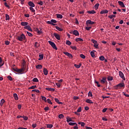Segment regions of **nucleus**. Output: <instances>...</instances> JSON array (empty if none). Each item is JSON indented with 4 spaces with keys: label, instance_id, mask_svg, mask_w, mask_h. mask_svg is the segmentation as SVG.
Returning a JSON list of instances; mask_svg holds the SVG:
<instances>
[{
    "label": "nucleus",
    "instance_id": "obj_1",
    "mask_svg": "<svg viewBox=\"0 0 129 129\" xmlns=\"http://www.w3.org/2000/svg\"><path fill=\"white\" fill-rule=\"evenodd\" d=\"M125 85L123 83H120L118 85L114 86V89H116V90H117V89H120L121 88H124Z\"/></svg>",
    "mask_w": 129,
    "mask_h": 129
},
{
    "label": "nucleus",
    "instance_id": "obj_2",
    "mask_svg": "<svg viewBox=\"0 0 129 129\" xmlns=\"http://www.w3.org/2000/svg\"><path fill=\"white\" fill-rule=\"evenodd\" d=\"M17 39L19 41H24L26 39V36H25V34H22L21 35L17 36Z\"/></svg>",
    "mask_w": 129,
    "mask_h": 129
},
{
    "label": "nucleus",
    "instance_id": "obj_3",
    "mask_svg": "<svg viewBox=\"0 0 129 129\" xmlns=\"http://www.w3.org/2000/svg\"><path fill=\"white\" fill-rule=\"evenodd\" d=\"M57 23V21L54 19H52L50 21H47V24L49 25H52V26H55V24Z\"/></svg>",
    "mask_w": 129,
    "mask_h": 129
},
{
    "label": "nucleus",
    "instance_id": "obj_4",
    "mask_svg": "<svg viewBox=\"0 0 129 129\" xmlns=\"http://www.w3.org/2000/svg\"><path fill=\"white\" fill-rule=\"evenodd\" d=\"M49 44L52 47L53 49H54V50H58V48L56 47V44L55 43L51 41H48Z\"/></svg>",
    "mask_w": 129,
    "mask_h": 129
},
{
    "label": "nucleus",
    "instance_id": "obj_5",
    "mask_svg": "<svg viewBox=\"0 0 129 129\" xmlns=\"http://www.w3.org/2000/svg\"><path fill=\"white\" fill-rule=\"evenodd\" d=\"M26 68H27V66H26V64H25V63H23L21 68V70L22 71V72H25V73L27 72V71H26Z\"/></svg>",
    "mask_w": 129,
    "mask_h": 129
},
{
    "label": "nucleus",
    "instance_id": "obj_6",
    "mask_svg": "<svg viewBox=\"0 0 129 129\" xmlns=\"http://www.w3.org/2000/svg\"><path fill=\"white\" fill-rule=\"evenodd\" d=\"M119 77L123 79V80H125V78H124V75L121 71L119 72Z\"/></svg>",
    "mask_w": 129,
    "mask_h": 129
},
{
    "label": "nucleus",
    "instance_id": "obj_7",
    "mask_svg": "<svg viewBox=\"0 0 129 129\" xmlns=\"http://www.w3.org/2000/svg\"><path fill=\"white\" fill-rule=\"evenodd\" d=\"M63 54H64V55H66V56H68V57L69 58H70L71 59H72V58H73V56L71 54V53H69L68 52H63Z\"/></svg>",
    "mask_w": 129,
    "mask_h": 129
},
{
    "label": "nucleus",
    "instance_id": "obj_8",
    "mask_svg": "<svg viewBox=\"0 0 129 129\" xmlns=\"http://www.w3.org/2000/svg\"><path fill=\"white\" fill-rule=\"evenodd\" d=\"M24 29L26 30H28V31H29L30 32H33V30H32V28H31V26L29 25H27L26 26L24 27Z\"/></svg>",
    "mask_w": 129,
    "mask_h": 129
},
{
    "label": "nucleus",
    "instance_id": "obj_9",
    "mask_svg": "<svg viewBox=\"0 0 129 129\" xmlns=\"http://www.w3.org/2000/svg\"><path fill=\"white\" fill-rule=\"evenodd\" d=\"M106 82V77H103L101 80H100V83L102 84H104Z\"/></svg>",
    "mask_w": 129,
    "mask_h": 129
},
{
    "label": "nucleus",
    "instance_id": "obj_10",
    "mask_svg": "<svg viewBox=\"0 0 129 129\" xmlns=\"http://www.w3.org/2000/svg\"><path fill=\"white\" fill-rule=\"evenodd\" d=\"M118 4H119V5L121 7V8H125V6H124V4H123V2L121 1H118Z\"/></svg>",
    "mask_w": 129,
    "mask_h": 129
},
{
    "label": "nucleus",
    "instance_id": "obj_11",
    "mask_svg": "<svg viewBox=\"0 0 129 129\" xmlns=\"http://www.w3.org/2000/svg\"><path fill=\"white\" fill-rule=\"evenodd\" d=\"M86 24H89V25H93L95 24V22L91 21V20H89L86 21Z\"/></svg>",
    "mask_w": 129,
    "mask_h": 129
},
{
    "label": "nucleus",
    "instance_id": "obj_12",
    "mask_svg": "<svg viewBox=\"0 0 129 129\" xmlns=\"http://www.w3.org/2000/svg\"><path fill=\"white\" fill-rule=\"evenodd\" d=\"M53 35L54 36L55 38H56L57 40H60V35H59V34L56 33H54L53 34Z\"/></svg>",
    "mask_w": 129,
    "mask_h": 129
},
{
    "label": "nucleus",
    "instance_id": "obj_13",
    "mask_svg": "<svg viewBox=\"0 0 129 129\" xmlns=\"http://www.w3.org/2000/svg\"><path fill=\"white\" fill-rule=\"evenodd\" d=\"M28 5L31 8H35V4L31 1L28 3Z\"/></svg>",
    "mask_w": 129,
    "mask_h": 129
},
{
    "label": "nucleus",
    "instance_id": "obj_14",
    "mask_svg": "<svg viewBox=\"0 0 129 129\" xmlns=\"http://www.w3.org/2000/svg\"><path fill=\"white\" fill-rule=\"evenodd\" d=\"M45 89L48 91H52V92L55 91V89L54 88L47 87V88H46Z\"/></svg>",
    "mask_w": 129,
    "mask_h": 129
},
{
    "label": "nucleus",
    "instance_id": "obj_15",
    "mask_svg": "<svg viewBox=\"0 0 129 129\" xmlns=\"http://www.w3.org/2000/svg\"><path fill=\"white\" fill-rule=\"evenodd\" d=\"M73 33L75 36H79V32H78V31L77 30H74Z\"/></svg>",
    "mask_w": 129,
    "mask_h": 129
},
{
    "label": "nucleus",
    "instance_id": "obj_16",
    "mask_svg": "<svg viewBox=\"0 0 129 129\" xmlns=\"http://www.w3.org/2000/svg\"><path fill=\"white\" fill-rule=\"evenodd\" d=\"M21 26L26 27V26H28V25H29V23L28 22H21Z\"/></svg>",
    "mask_w": 129,
    "mask_h": 129
},
{
    "label": "nucleus",
    "instance_id": "obj_17",
    "mask_svg": "<svg viewBox=\"0 0 129 129\" xmlns=\"http://www.w3.org/2000/svg\"><path fill=\"white\" fill-rule=\"evenodd\" d=\"M108 10H102L100 14H101V15H102L103 14H108Z\"/></svg>",
    "mask_w": 129,
    "mask_h": 129
},
{
    "label": "nucleus",
    "instance_id": "obj_18",
    "mask_svg": "<svg viewBox=\"0 0 129 129\" xmlns=\"http://www.w3.org/2000/svg\"><path fill=\"white\" fill-rule=\"evenodd\" d=\"M13 96H14L15 100H19V97H18V94H17V93H14L13 94Z\"/></svg>",
    "mask_w": 129,
    "mask_h": 129
},
{
    "label": "nucleus",
    "instance_id": "obj_19",
    "mask_svg": "<svg viewBox=\"0 0 129 129\" xmlns=\"http://www.w3.org/2000/svg\"><path fill=\"white\" fill-rule=\"evenodd\" d=\"M39 58H38V60L39 61H41V60H43L44 58V54H39Z\"/></svg>",
    "mask_w": 129,
    "mask_h": 129
},
{
    "label": "nucleus",
    "instance_id": "obj_20",
    "mask_svg": "<svg viewBox=\"0 0 129 129\" xmlns=\"http://www.w3.org/2000/svg\"><path fill=\"white\" fill-rule=\"evenodd\" d=\"M43 73L44 75H48V70H47V69L44 68L43 69Z\"/></svg>",
    "mask_w": 129,
    "mask_h": 129
},
{
    "label": "nucleus",
    "instance_id": "obj_21",
    "mask_svg": "<svg viewBox=\"0 0 129 129\" xmlns=\"http://www.w3.org/2000/svg\"><path fill=\"white\" fill-rule=\"evenodd\" d=\"M54 100H55V102H57V103H58V104H63V103H62V102L59 101V99H58L57 98H55Z\"/></svg>",
    "mask_w": 129,
    "mask_h": 129
},
{
    "label": "nucleus",
    "instance_id": "obj_22",
    "mask_svg": "<svg viewBox=\"0 0 129 129\" xmlns=\"http://www.w3.org/2000/svg\"><path fill=\"white\" fill-rule=\"evenodd\" d=\"M57 19H63V16L61 14H56Z\"/></svg>",
    "mask_w": 129,
    "mask_h": 129
},
{
    "label": "nucleus",
    "instance_id": "obj_23",
    "mask_svg": "<svg viewBox=\"0 0 129 129\" xmlns=\"http://www.w3.org/2000/svg\"><path fill=\"white\" fill-rule=\"evenodd\" d=\"M36 69H42L43 68V66L41 64H38L36 66Z\"/></svg>",
    "mask_w": 129,
    "mask_h": 129
},
{
    "label": "nucleus",
    "instance_id": "obj_24",
    "mask_svg": "<svg viewBox=\"0 0 129 129\" xmlns=\"http://www.w3.org/2000/svg\"><path fill=\"white\" fill-rule=\"evenodd\" d=\"M90 55L92 58H95V53H94V52L91 51L90 52Z\"/></svg>",
    "mask_w": 129,
    "mask_h": 129
},
{
    "label": "nucleus",
    "instance_id": "obj_25",
    "mask_svg": "<svg viewBox=\"0 0 129 129\" xmlns=\"http://www.w3.org/2000/svg\"><path fill=\"white\" fill-rule=\"evenodd\" d=\"M5 102H6V101L5 100V99H2L1 101V103H0L1 106H3V105L4 104V103H5Z\"/></svg>",
    "mask_w": 129,
    "mask_h": 129
},
{
    "label": "nucleus",
    "instance_id": "obj_26",
    "mask_svg": "<svg viewBox=\"0 0 129 129\" xmlns=\"http://www.w3.org/2000/svg\"><path fill=\"white\" fill-rule=\"evenodd\" d=\"M108 81H112L113 80V78L111 76H108L107 78Z\"/></svg>",
    "mask_w": 129,
    "mask_h": 129
},
{
    "label": "nucleus",
    "instance_id": "obj_27",
    "mask_svg": "<svg viewBox=\"0 0 129 129\" xmlns=\"http://www.w3.org/2000/svg\"><path fill=\"white\" fill-rule=\"evenodd\" d=\"M88 14H95L96 12L94 10L87 11Z\"/></svg>",
    "mask_w": 129,
    "mask_h": 129
},
{
    "label": "nucleus",
    "instance_id": "obj_28",
    "mask_svg": "<svg viewBox=\"0 0 129 129\" xmlns=\"http://www.w3.org/2000/svg\"><path fill=\"white\" fill-rule=\"evenodd\" d=\"M86 102H87V103H93V102H92V101L89 99H87L86 100Z\"/></svg>",
    "mask_w": 129,
    "mask_h": 129
},
{
    "label": "nucleus",
    "instance_id": "obj_29",
    "mask_svg": "<svg viewBox=\"0 0 129 129\" xmlns=\"http://www.w3.org/2000/svg\"><path fill=\"white\" fill-rule=\"evenodd\" d=\"M55 28L56 29V30H58V31H59V32H62V31H63V29L58 26H55Z\"/></svg>",
    "mask_w": 129,
    "mask_h": 129
},
{
    "label": "nucleus",
    "instance_id": "obj_30",
    "mask_svg": "<svg viewBox=\"0 0 129 129\" xmlns=\"http://www.w3.org/2000/svg\"><path fill=\"white\" fill-rule=\"evenodd\" d=\"M42 100H44L45 102H47V98L45 96H41Z\"/></svg>",
    "mask_w": 129,
    "mask_h": 129
},
{
    "label": "nucleus",
    "instance_id": "obj_31",
    "mask_svg": "<svg viewBox=\"0 0 129 129\" xmlns=\"http://www.w3.org/2000/svg\"><path fill=\"white\" fill-rule=\"evenodd\" d=\"M99 59L101 61H104L105 57H104L103 55H101V56L99 57Z\"/></svg>",
    "mask_w": 129,
    "mask_h": 129
},
{
    "label": "nucleus",
    "instance_id": "obj_32",
    "mask_svg": "<svg viewBox=\"0 0 129 129\" xmlns=\"http://www.w3.org/2000/svg\"><path fill=\"white\" fill-rule=\"evenodd\" d=\"M67 122H70V121H73V120L71 117H67Z\"/></svg>",
    "mask_w": 129,
    "mask_h": 129
},
{
    "label": "nucleus",
    "instance_id": "obj_33",
    "mask_svg": "<svg viewBox=\"0 0 129 129\" xmlns=\"http://www.w3.org/2000/svg\"><path fill=\"white\" fill-rule=\"evenodd\" d=\"M69 125H78L76 122H69Z\"/></svg>",
    "mask_w": 129,
    "mask_h": 129
},
{
    "label": "nucleus",
    "instance_id": "obj_34",
    "mask_svg": "<svg viewBox=\"0 0 129 129\" xmlns=\"http://www.w3.org/2000/svg\"><path fill=\"white\" fill-rule=\"evenodd\" d=\"M34 46L35 48H38V47H40V44L37 42H36L34 44Z\"/></svg>",
    "mask_w": 129,
    "mask_h": 129
},
{
    "label": "nucleus",
    "instance_id": "obj_35",
    "mask_svg": "<svg viewBox=\"0 0 129 129\" xmlns=\"http://www.w3.org/2000/svg\"><path fill=\"white\" fill-rule=\"evenodd\" d=\"M46 126L47 128H52V127H53V124H46Z\"/></svg>",
    "mask_w": 129,
    "mask_h": 129
},
{
    "label": "nucleus",
    "instance_id": "obj_36",
    "mask_svg": "<svg viewBox=\"0 0 129 129\" xmlns=\"http://www.w3.org/2000/svg\"><path fill=\"white\" fill-rule=\"evenodd\" d=\"M32 81H33V82H39V80H38V78H34L32 80Z\"/></svg>",
    "mask_w": 129,
    "mask_h": 129
},
{
    "label": "nucleus",
    "instance_id": "obj_37",
    "mask_svg": "<svg viewBox=\"0 0 129 129\" xmlns=\"http://www.w3.org/2000/svg\"><path fill=\"white\" fill-rule=\"evenodd\" d=\"M74 66L76 68H79L80 67H81V63H80L79 64H75Z\"/></svg>",
    "mask_w": 129,
    "mask_h": 129
},
{
    "label": "nucleus",
    "instance_id": "obj_38",
    "mask_svg": "<svg viewBox=\"0 0 129 129\" xmlns=\"http://www.w3.org/2000/svg\"><path fill=\"white\" fill-rule=\"evenodd\" d=\"M95 10H98V7H99V4L97 3L95 5Z\"/></svg>",
    "mask_w": 129,
    "mask_h": 129
},
{
    "label": "nucleus",
    "instance_id": "obj_39",
    "mask_svg": "<svg viewBox=\"0 0 129 129\" xmlns=\"http://www.w3.org/2000/svg\"><path fill=\"white\" fill-rule=\"evenodd\" d=\"M6 21H8L10 20V16L8 14H6Z\"/></svg>",
    "mask_w": 129,
    "mask_h": 129
},
{
    "label": "nucleus",
    "instance_id": "obj_40",
    "mask_svg": "<svg viewBox=\"0 0 129 129\" xmlns=\"http://www.w3.org/2000/svg\"><path fill=\"white\" fill-rule=\"evenodd\" d=\"M29 9H30V11H31L32 12V13H34V15H35V14H36L35 13V11L34 9L33 8V7H30Z\"/></svg>",
    "mask_w": 129,
    "mask_h": 129
},
{
    "label": "nucleus",
    "instance_id": "obj_41",
    "mask_svg": "<svg viewBox=\"0 0 129 129\" xmlns=\"http://www.w3.org/2000/svg\"><path fill=\"white\" fill-rule=\"evenodd\" d=\"M79 41H83V39L80 38H78L76 39V42H79Z\"/></svg>",
    "mask_w": 129,
    "mask_h": 129
},
{
    "label": "nucleus",
    "instance_id": "obj_42",
    "mask_svg": "<svg viewBox=\"0 0 129 129\" xmlns=\"http://www.w3.org/2000/svg\"><path fill=\"white\" fill-rule=\"evenodd\" d=\"M66 44H67V45H68V46H70V45H71L72 43H71V42H70V41L67 40L66 41Z\"/></svg>",
    "mask_w": 129,
    "mask_h": 129
},
{
    "label": "nucleus",
    "instance_id": "obj_43",
    "mask_svg": "<svg viewBox=\"0 0 129 129\" xmlns=\"http://www.w3.org/2000/svg\"><path fill=\"white\" fill-rule=\"evenodd\" d=\"M59 118H64V115L63 114H60L58 115Z\"/></svg>",
    "mask_w": 129,
    "mask_h": 129
},
{
    "label": "nucleus",
    "instance_id": "obj_44",
    "mask_svg": "<svg viewBox=\"0 0 129 129\" xmlns=\"http://www.w3.org/2000/svg\"><path fill=\"white\" fill-rule=\"evenodd\" d=\"M95 83H96L98 87H100V85L99 84V82L96 81V80H95Z\"/></svg>",
    "mask_w": 129,
    "mask_h": 129
},
{
    "label": "nucleus",
    "instance_id": "obj_45",
    "mask_svg": "<svg viewBox=\"0 0 129 129\" xmlns=\"http://www.w3.org/2000/svg\"><path fill=\"white\" fill-rule=\"evenodd\" d=\"M80 56L81 57V58H82V59H85L86 57L85 55H84L83 54H81L80 55Z\"/></svg>",
    "mask_w": 129,
    "mask_h": 129
},
{
    "label": "nucleus",
    "instance_id": "obj_46",
    "mask_svg": "<svg viewBox=\"0 0 129 129\" xmlns=\"http://www.w3.org/2000/svg\"><path fill=\"white\" fill-rule=\"evenodd\" d=\"M33 92H37V93H40V91L39 90L34 89L32 91Z\"/></svg>",
    "mask_w": 129,
    "mask_h": 129
},
{
    "label": "nucleus",
    "instance_id": "obj_47",
    "mask_svg": "<svg viewBox=\"0 0 129 129\" xmlns=\"http://www.w3.org/2000/svg\"><path fill=\"white\" fill-rule=\"evenodd\" d=\"M35 88H37V86H32L29 88V89H35Z\"/></svg>",
    "mask_w": 129,
    "mask_h": 129
},
{
    "label": "nucleus",
    "instance_id": "obj_48",
    "mask_svg": "<svg viewBox=\"0 0 129 129\" xmlns=\"http://www.w3.org/2000/svg\"><path fill=\"white\" fill-rule=\"evenodd\" d=\"M55 84L58 88H60V87H61V84H60V83H55Z\"/></svg>",
    "mask_w": 129,
    "mask_h": 129
},
{
    "label": "nucleus",
    "instance_id": "obj_49",
    "mask_svg": "<svg viewBox=\"0 0 129 129\" xmlns=\"http://www.w3.org/2000/svg\"><path fill=\"white\" fill-rule=\"evenodd\" d=\"M17 73H23V71L22 70V69H18L17 70Z\"/></svg>",
    "mask_w": 129,
    "mask_h": 129
},
{
    "label": "nucleus",
    "instance_id": "obj_50",
    "mask_svg": "<svg viewBox=\"0 0 129 129\" xmlns=\"http://www.w3.org/2000/svg\"><path fill=\"white\" fill-rule=\"evenodd\" d=\"M7 78L10 80V81H13V78H12V77L11 76H8L7 77Z\"/></svg>",
    "mask_w": 129,
    "mask_h": 129
},
{
    "label": "nucleus",
    "instance_id": "obj_51",
    "mask_svg": "<svg viewBox=\"0 0 129 129\" xmlns=\"http://www.w3.org/2000/svg\"><path fill=\"white\" fill-rule=\"evenodd\" d=\"M4 6H5L6 8H8L9 9H10V6H9L8 5V3H7L6 2L4 3Z\"/></svg>",
    "mask_w": 129,
    "mask_h": 129
},
{
    "label": "nucleus",
    "instance_id": "obj_52",
    "mask_svg": "<svg viewBox=\"0 0 129 129\" xmlns=\"http://www.w3.org/2000/svg\"><path fill=\"white\" fill-rule=\"evenodd\" d=\"M88 96L89 97H92V93L90 91L88 93Z\"/></svg>",
    "mask_w": 129,
    "mask_h": 129
},
{
    "label": "nucleus",
    "instance_id": "obj_53",
    "mask_svg": "<svg viewBox=\"0 0 129 129\" xmlns=\"http://www.w3.org/2000/svg\"><path fill=\"white\" fill-rule=\"evenodd\" d=\"M27 34L28 35L29 37H33V34L28 31H27Z\"/></svg>",
    "mask_w": 129,
    "mask_h": 129
},
{
    "label": "nucleus",
    "instance_id": "obj_54",
    "mask_svg": "<svg viewBox=\"0 0 129 129\" xmlns=\"http://www.w3.org/2000/svg\"><path fill=\"white\" fill-rule=\"evenodd\" d=\"M91 41L93 43V44H94V45L95 44H97V41L94 39H92Z\"/></svg>",
    "mask_w": 129,
    "mask_h": 129
},
{
    "label": "nucleus",
    "instance_id": "obj_55",
    "mask_svg": "<svg viewBox=\"0 0 129 129\" xmlns=\"http://www.w3.org/2000/svg\"><path fill=\"white\" fill-rule=\"evenodd\" d=\"M47 102L49 104H53V103H52V102H51V100H50V99H47Z\"/></svg>",
    "mask_w": 129,
    "mask_h": 129
},
{
    "label": "nucleus",
    "instance_id": "obj_56",
    "mask_svg": "<svg viewBox=\"0 0 129 129\" xmlns=\"http://www.w3.org/2000/svg\"><path fill=\"white\" fill-rule=\"evenodd\" d=\"M114 17H115V15H109L108 16V18H109L110 19H112V18H114Z\"/></svg>",
    "mask_w": 129,
    "mask_h": 129
},
{
    "label": "nucleus",
    "instance_id": "obj_57",
    "mask_svg": "<svg viewBox=\"0 0 129 129\" xmlns=\"http://www.w3.org/2000/svg\"><path fill=\"white\" fill-rule=\"evenodd\" d=\"M22 118H24L25 120H28V117L26 116H22Z\"/></svg>",
    "mask_w": 129,
    "mask_h": 129
},
{
    "label": "nucleus",
    "instance_id": "obj_58",
    "mask_svg": "<svg viewBox=\"0 0 129 129\" xmlns=\"http://www.w3.org/2000/svg\"><path fill=\"white\" fill-rule=\"evenodd\" d=\"M71 48L72 49H73V50H77V48H76V46H71Z\"/></svg>",
    "mask_w": 129,
    "mask_h": 129
},
{
    "label": "nucleus",
    "instance_id": "obj_59",
    "mask_svg": "<svg viewBox=\"0 0 129 129\" xmlns=\"http://www.w3.org/2000/svg\"><path fill=\"white\" fill-rule=\"evenodd\" d=\"M77 111L78 112H81V107H80L79 108H78V109H77Z\"/></svg>",
    "mask_w": 129,
    "mask_h": 129
},
{
    "label": "nucleus",
    "instance_id": "obj_60",
    "mask_svg": "<svg viewBox=\"0 0 129 129\" xmlns=\"http://www.w3.org/2000/svg\"><path fill=\"white\" fill-rule=\"evenodd\" d=\"M106 110H107V108H105L103 109L102 112H103V113L106 112Z\"/></svg>",
    "mask_w": 129,
    "mask_h": 129
},
{
    "label": "nucleus",
    "instance_id": "obj_61",
    "mask_svg": "<svg viewBox=\"0 0 129 129\" xmlns=\"http://www.w3.org/2000/svg\"><path fill=\"white\" fill-rule=\"evenodd\" d=\"M94 47H95V48H96V49H98V44H95L94 45Z\"/></svg>",
    "mask_w": 129,
    "mask_h": 129
},
{
    "label": "nucleus",
    "instance_id": "obj_62",
    "mask_svg": "<svg viewBox=\"0 0 129 129\" xmlns=\"http://www.w3.org/2000/svg\"><path fill=\"white\" fill-rule=\"evenodd\" d=\"M37 32L38 34H42V31L39 30V29H37Z\"/></svg>",
    "mask_w": 129,
    "mask_h": 129
},
{
    "label": "nucleus",
    "instance_id": "obj_63",
    "mask_svg": "<svg viewBox=\"0 0 129 129\" xmlns=\"http://www.w3.org/2000/svg\"><path fill=\"white\" fill-rule=\"evenodd\" d=\"M5 44H6V45H10V41H8V40H6V41H5Z\"/></svg>",
    "mask_w": 129,
    "mask_h": 129
},
{
    "label": "nucleus",
    "instance_id": "obj_64",
    "mask_svg": "<svg viewBox=\"0 0 129 129\" xmlns=\"http://www.w3.org/2000/svg\"><path fill=\"white\" fill-rule=\"evenodd\" d=\"M123 95H124V96H126V97H129V95L126 94L125 93H124V92H123Z\"/></svg>",
    "mask_w": 129,
    "mask_h": 129
}]
</instances>
